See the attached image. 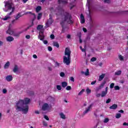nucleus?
Here are the masks:
<instances>
[{"mask_svg":"<svg viewBox=\"0 0 128 128\" xmlns=\"http://www.w3.org/2000/svg\"><path fill=\"white\" fill-rule=\"evenodd\" d=\"M110 120L108 118H106L104 120V124H106V122H108V121Z\"/></svg>","mask_w":128,"mask_h":128,"instance_id":"72a5a7b5","label":"nucleus"},{"mask_svg":"<svg viewBox=\"0 0 128 128\" xmlns=\"http://www.w3.org/2000/svg\"><path fill=\"white\" fill-rule=\"evenodd\" d=\"M42 13H40L38 14V20H40V18H42Z\"/></svg>","mask_w":128,"mask_h":128,"instance_id":"473e14b6","label":"nucleus"},{"mask_svg":"<svg viewBox=\"0 0 128 128\" xmlns=\"http://www.w3.org/2000/svg\"><path fill=\"white\" fill-rule=\"evenodd\" d=\"M34 58H38V56H36V54L33 55Z\"/></svg>","mask_w":128,"mask_h":128,"instance_id":"052dcab7","label":"nucleus"},{"mask_svg":"<svg viewBox=\"0 0 128 128\" xmlns=\"http://www.w3.org/2000/svg\"><path fill=\"white\" fill-rule=\"evenodd\" d=\"M48 102H50V104H54V98L50 96L47 98Z\"/></svg>","mask_w":128,"mask_h":128,"instance_id":"1a4fd4ad","label":"nucleus"},{"mask_svg":"<svg viewBox=\"0 0 128 128\" xmlns=\"http://www.w3.org/2000/svg\"><path fill=\"white\" fill-rule=\"evenodd\" d=\"M122 116V114L120 113L116 114V118H120Z\"/></svg>","mask_w":128,"mask_h":128,"instance_id":"c756f323","label":"nucleus"},{"mask_svg":"<svg viewBox=\"0 0 128 128\" xmlns=\"http://www.w3.org/2000/svg\"><path fill=\"white\" fill-rule=\"evenodd\" d=\"M11 28H12V24H10L9 25L8 30L6 31V34H8L12 35L14 36H20V34H22V32H20L18 33L14 34V31L12 30V29H10Z\"/></svg>","mask_w":128,"mask_h":128,"instance_id":"20e7f679","label":"nucleus"},{"mask_svg":"<svg viewBox=\"0 0 128 128\" xmlns=\"http://www.w3.org/2000/svg\"><path fill=\"white\" fill-rule=\"evenodd\" d=\"M6 79L7 82H12V76L10 75L8 76H6Z\"/></svg>","mask_w":128,"mask_h":128,"instance_id":"ddd939ff","label":"nucleus"},{"mask_svg":"<svg viewBox=\"0 0 128 128\" xmlns=\"http://www.w3.org/2000/svg\"><path fill=\"white\" fill-rule=\"evenodd\" d=\"M72 3H71L70 4V10L74 8V6H75L76 4H74V2H76V0H72Z\"/></svg>","mask_w":128,"mask_h":128,"instance_id":"bb28decb","label":"nucleus"},{"mask_svg":"<svg viewBox=\"0 0 128 128\" xmlns=\"http://www.w3.org/2000/svg\"><path fill=\"white\" fill-rule=\"evenodd\" d=\"M111 100H110V98H108L106 101V104H110V102Z\"/></svg>","mask_w":128,"mask_h":128,"instance_id":"c03bdc74","label":"nucleus"},{"mask_svg":"<svg viewBox=\"0 0 128 128\" xmlns=\"http://www.w3.org/2000/svg\"><path fill=\"white\" fill-rule=\"evenodd\" d=\"M18 70V66L15 65L13 69V72H17Z\"/></svg>","mask_w":128,"mask_h":128,"instance_id":"393cba45","label":"nucleus"},{"mask_svg":"<svg viewBox=\"0 0 128 128\" xmlns=\"http://www.w3.org/2000/svg\"><path fill=\"white\" fill-rule=\"evenodd\" d=\"M66 90H72V87L70 86H67Z\"/></svg>","mask_w":128,"mask_h":128,"instance_id":"ea45409f","label":"nucleus"},{"mask_svg":"<svg viewBox=\"0 0 128 128\" xmlns=\"http://www.w3.org/2000/svg\"><path fill=\"white\" fill-rule=\"evenodd\" d=\"M92 104H90L84 111V114H86L88 112L90 111V110H92Z\"/></svg>","mask_w":128,"mask_h":128,"instance_id":"9d476101","label":"nucleus"},{"mask_svg":"<svg viewBox=\"0 0 128 128\" xmlns=\"http://www.w3.org/2000/svg\"><path fill=\"white\" fill-rule=\"evenodd\" d=\"M91 62H96V58H92L90 60Z\"/></svg>","mask_w":128,"mask_h":128,"instance_id":"37998d69","label":"nucleus"},{"mask_svg":"<svg viewBox=\"0 0 128 128\" xmlns=\"http://www.w3.org/2000/svg\"><path fill=\"white\" fill-rule=\"evenodd\" d=\"M81 74H84L86 76H90V70L87 68L85 72L84 71L81 72Z\"/></svg>","mask_w":128,"mask_h":128,"instance_id":"f8f14e48","label":"nucleus"},{"mask_svg":"<svg viewBox=\"0 0 128 128\" xmlns=\"http://www.w3.org/2000/svg\"><path fill=\"white\" fill-rule=\"evenodd\" d=\"M42 28L44 26L42 25H38L37 26L38 30H40V36H39L40 38V40H42V38H44V30H42Z\"/></svg>","mask_w":128,"mask_h":128,"instance_id":"39448f33","label":"nucleus"},{"mask_svg":"<svg viewBox=\"0 0 128 128\" xmlns=\"http://www.w3.org/2000/svg\"><path fill=\"white\" fill-rule=\"evenodd\" d=\"M118 57L120 60H124V57L122 55H119Z\"/></svg>","mask_w":128,"mask_h":128,"instance_id":"58836bf2","label":"nucleus"},{"mask_svg":"<svg viewBox=\"0 0 128 128\" xmlns=\"http://www.w3.org/2000/svg\"><path fill=\"white\" fill-rule=\"evenodd\" d=\"M110 2V0H104V2H106V4H109Z\"/></svg>","mask_w":128,"mask_h":128,"instance_id":"6e6d98bb","label":"nucleus"},{"mask_svg":"<svg viewBox=\"0 0 128 128\" xmlns=\"http://www.w3.org/2000/svg\"><path fill=\"white\" fill-rule=\"evenodd\" d=\"M56 88H57V90H62V86H60V85H58L56 86Z\"/></svg>","mask_w":128,"mask_h":128,"instance_id":"4c0bfd02","label":"nucleus"},{"mask_svg":"<svg viewBox=\"0 0 128 128\" xmlns=\"http://www.w3.org/2000/svg\"><path fill=\"white\" fill-rule=\"evenodd\" d=\"M50 38H52V40H54V34H51L50 36Z\"/></svg>","mask_w":128,"mask_h":128,"instance_id":"864d4df0","label":"nucleus"},{"mask_svg":"<svg viewBox=\"0 0 128 128\" xmlns=\"http://www.w3.org/2000/svg\"><path fill=\"white\" fill-rule=\"evenodd\" d=\"M60 64L58 62H55V66H60Z\"/></svg>","mask_w":128,"mask_h":128,"instance_id":"8fccbe9b","label":"nucleus"},{"mask_svg":"<svg viewBox=\"0 0 128 128\" xmlns=\"http://www.w3.org/2000/svg\"><path fill=\"white\" fill-rule=\"evenodd\" d=\"M72 52L68 48H66L64 52V56L63 58V62L66 64V66L70 65V54Z\"/></svg>","mask_w":128,"mask_h":128,"instance_id":"7ed1b4c3","label":"nucleus"},{"mask_svg":"<svg viewBox=\"0 0 128 128\" xmlns=\"http://www.w3.org/2000/svg\"><path fill=\"white\" fill-rule=\"evenodd\" d=\"M118 112H121L122 114H123L124 111L121 110H119Z\"/></svg>","mask_w":128,"mask_h":128,"instance_id":"774afa93","label":"nucleus"},{"mask_svg":"<svg viewBox=\"0 0 128 128\" xmlns=\"http://www.w3.org/2000/svg\"><path fill=\"white\" fill-rule=\"evenodd\" d=\"M22 13H18V14L16 15L15 17V20H18L20 18H22Z\"/></svg>","mask_w":128,"mask_h":128,"instance_id":"aec40b11","label":"nucleus"},{"mask_svg":"<svg viewBox=\"0 0 128 128\" xmlns=\"http://www.w3.org/2000/svg\"><path fill=\"white\" fill-rule=\"evenodd\" d=\"M82 30H83V32H87L86 28H84Z\"/></svg>","mask_w":128,"mask_h":128,"instance_id":"13d9d810","label":"nucleus"},{"mask_svg":"<svg viewBox=\"0 0 128 128\" xmlns=\"http://www.w3.org/2000/svg\"><path fill=\"white\" fill-rule=\"evenodd\" d=\"M80 50H81L82 52H86V50L82 49V46H80Z\"/></svg>","mask_w":128,"mask_h":128,"instance_id":"4d7b16f0","label":"nucleus"},{"mask_svg":"<svg viewBox=\"0 0 128 128\" xmlns=\"http://www.w3.org/2000/svg\"><path fill=\"white\" fill-rule=\"evenodd\" d=\"M96 96L97 98H100V96H102V94H98L96 95Z\"/></svg>","mask_w":128,"mask_h":128,"instance_id":"603ef678","label":"nucleus"},{"mask_svg":"<svg viewBox=\"0 0 128 128\" xmlns=\"http://www.w3.org/2000/svg\"><path fill=\"white\" fill-rule=\"evenodd\" d=\"M106 84V81H104L103 82H102L100 85L99 86L98 90H100V88H102L104 86V85Z\"/></svg>","mask_w":128,"mask_h":128,"instance_id":"5701e85b","label":"nucleus"},{"mask_svg":"<svg viewBox=\"0 0 128 128\" xmlns=\"http://www.w3.org/2000/svg\"><path fill=\"white\" fill-rule=\"evenodd\" d=\"M110 110H116L118 108V105L116 104H114L110 107Z\"/></svg>","mask_w":128,"mask_h":128,"instance_id":"a211bd4d","label":"nucleus"},{"mask_svg":"<svg viewBox=\"0 0 128 128\" xmlns=\"http://www.w3.org/2000/svg\"><path fill=\"white\" fill-rule=\"evenodd\" d=\"M64 76H66V74H64V72H61L60 73V76H61V78H64Z\"/></svg>","mask_w":128,"mask_h":128,"instance_id":"f704fd0d","label":"nucleus"},{"mask_svg":"<svg viewBox=\"0 0 128 128\" xmlns=\"http://www.w3.org/2000/svg\"><path fill=\"white\" fill-rule=\"evenodd\" d=\"M7 92H8V90H6V89H3L2 90L3 94H6Z\"/></svg>","mask_w":128,"mask_h":128,"instance_id":"09e8293b","label":"nucleus"},{"mask_svg":"<svg viewBox=\"0 0 128 128\" xmlns=\"http://www.w3.org/2000/svg\"><path fill=\"white\" fill-rule=\"evenodd\" d=\"M114 84L112 83L110 85V88H114Z\"/></svg>","mask_w":128,"mask_h":128,"instance_id":"79ce46f5","label":"nucleus"},{"mask_svg":"<svg viewBox=\"0 0 128 128\" xmlns=\"http://www.w3.org/2000/svg\"><path fill=\"white\" fill-rule=\"evenodd\" d=\"M114 88L116 90H120V86H116L114 87Z\"/></svg>","mask_w":128,"mask_h":128,"instance_id":"c9c22d12","label":"nucleus"},{"mask_svg":"<svg viewBox=\"0 0 128 128\" xmlns=\"http://www.w3.org/2000/svg\"><path fill=\"white\" fill-rule=\"evenodd\" d=\"M67 38H70V34L67 35Z\"/></svg>","mask_w":128,"mask_h":128,"instance_id":"69168bd1","label":"nucleus"},{"mask_svg":"<svg viewBox=\"0 0 128 128\" xmlns=\"http://www.w3.org/2000/svg\"><path fill=\"white\" fill-rule=\"evenodd\" d=\"M40 10H42V7L40 6H38L36 7V12H40Z\"/></svg>","mask_w":128,"mask_h":128,"instance_id":"7c9ffc66","label":"nucleus"},{"mask_svg":"<svg viewBox=\"0 0 128 128\" xmlns=\"http://www.w3.org/2000/svg\"><path fill=\"white\" fill-rule=\"evenodd\" d=\"M30 102V99L26 98L24 100L20 99L16 102V108L17 112H22L26 114L28 112V104Z\"/></svg>","mask_w":128,"mask_h":128,"instance_id":"f257e3e1","label":"nucleus"},{"mask_svg":"<svg viewBox=\"0 0 128 128\" xmlns=\"http://www.w3.org/2000/svg\"><path fill=\"white\" fill-rule=\"evenodd\" d=\"M86 92L88 94H90V92H92V90L88 88L86 90Z\"/></svg>","mask_w":128,"mask_h":128,"instance_id":"e433bc0d","label":"nucleus"},{"mask_svg":"<svg viewBox=\"0 0 128 128\" xmlns=\"http://www.w3.org/2000/svg\"><path fill=\"white\" fill-rule=\"evenodd\" d=\"M44 44H48V41H47L46 40H44Z\"/></svg>","mask_w":128,"mask_h":128,"instance_id":"bf43d9fd","label":"nucleus"},{"mask_svg":"<svg viewBox=\"0 0 128 128\" xmlns=\"http://www.w3.org/2000/svg\"><path fill=\"white\" fill-rule=\"evenodd\" d=\"M35 114H40V112L38 110H36V111H35Z\"/></svg>","mask_w":128,"mask_h":128,"instance_id":"0e129e2a","label":"nucleus"},{"mask_svg":"<svg viewBox=\"0 0 128 128\" xmlns=\"http://www.w3.org/2000/svg\"><path fill=\"white\" fill-rule=\"evenodd\" d=\"M44 118H46V120H50V118H49L47 116H46V115L44 116Z\"/></svg>","mask_w":128,"mask_h":128,"instance_id":"a18cd8bd","label":"nucleus"},{"mask_svg":"<svg viewBox=\"0 0 128 128\" xmlns=\"http://www.w3.org/2000/svg\"><path fill=\"white\" fill-rule=\"evenodd\" d=\"M58 4H66L68 2H66V0H58Z\"/></svg>","mask_w":128,"mask_h":128,"instance_id":"412c9836","label":"nucleus"},{"mask_svg":"<svg viewBox=\"0 0 128 128\" xmlns=\"http://www.w3.org/2000/svg\"><path fill=\"white\" fill-rule=\"evenodd\" d=\"M54 46H56V48H60V44H58V42H54Z\"/></svg>","mask_w":128,"mask_h":128,"instance_id":"c85d7f7f","label":"nucleus"},{"mask_svg":"<svg viewBox=\"0 0 128 128\" xmlns=\"http://www.w3.org/2000/svg\"><path fill=\"white\" fill-rule=\"evenodd\" d=\"M32 14V12H26L24 14Z\"/></svg>","mask_w":128,"mask_h":128,"instance_id":"680f3d73","label":"nucleus"},{"mask_svg":"<svg viewBox=\"0 0 128 128\" xmlns=\"http://www.w3.org/2000/svg\"><path fill=\"white\" fill-rule=\"evenodd\" d=\"M48 50H49V52H52V48L51 46H48Z\"/></svg>","mask_w":128,"mask_h":128,"instance_id":"de8ad7c7","label":"nucleus"},{"mask_svg":"<svg viewBox=\"0 0 128 128\" xmlns=\"http://www.w3.org/2000/svg\"><path fill=\"white\" fill-rule=\"evenodd\" d=\"M105 76H106V74H102L100 76H99L98 81L102 82V80H104V78Z\"/></svg>","mask_w":128,"mask_h":128,"instance_id":"f3484780","label":"nucleus"},{"mask_svg":"<svg viewBox=\"0 0 128 128\" xmlns=\"http://www.w3.org/2000/svg\"><path fill=\"white\" fill-rule=\"evenodd\" d=\"M52 22H53L52 18V17H50L48 20L47 21V22L46 24V26H45L46 28H48V26H50V25L52 24Z\"/></svg>","mask_w":128,"mask_h":128,"instance_id":"6e6552de","label":"nucleus"},{"mask_svg":"<svg viewBox=\"0 0 128 128\" xmlns=\"http://www.w3.org/2000/svg\"><path fill=\"white\" fill-rule=\"evenodd\" d=\"M120 74H122V70L116 71L114 73L115 76H120Z\"/></svg>","mask_w":128,"mask_h":128,"instance_id":"cd10ccee","label":"nucleus"},{"mask_svg":"<svg viewBox=\"0 0 128 128\" xmlns=\"http://www.w3.org/2000/svg\"><path fill=\"white\" fill-rule=\"evenodd\" d=\"M60 116L61 118H62L63 120H66V115L64 114L62 112L60 113Z\"/></svg>","mask_w":128,"mask_h":128,"instance_id":"a878e982","label":"nucleus"},{"mask_svg":"<svg viewBox=\"0 0 128 128\" xmlns=\"http://www.w3.org/2000/svg\"><path fill=\"white\" fill-rule=\"evenodd\" d=\"M10 62H7L4 66V68H5V70H6L8 68H10Z\"/></svg>","mask_w":128,"mask_h":128,"instance_id":"2eb2a0df","label":"nucleus"},{"mask_svg":"<svg viewBox=\"0 0 128 128\" xmlns=\"http://www.w3.org/2000/svg\"><path fill=\"white\" fill-rule=\"evenodd\" d=\"M14 12V8H12V11L10 12L7 16H5L4 18H2L3 20H10V16L12 15V14Z\"/></svg>","mask_w":128,"mask_h":128,"instance_id":"0eeeda50","label":"nucleus"},{"mask_svg":"<svg viewBox=\"0 0 128 128\" xmlns=\"http://www.w3.org/2000/svg\"><path fill=\"white\" fill-rule=\"evenodd\" d=\"M80 22L81 24H84V22H86L84 20V16L82 14H81L80 16Z\"/></svg>","mask_w":128,"mask_h":128,"instance_id":"4468645a","label":"nucleus"},{"mask_svg":"<svg viewBox=\"0 0 128 128\" xmlns=\"http://www.w3.org/2000/svg\"><path fill=\"white\" fill-rule=\"evenodd\" d=\"M106 94H108V92H106V91H102L101 94V97L104 98V96H106Z\"/></svg>","mask_w":128,"mask_h":128,"instance_id":"4be33fe9","label":"nucleus"},{"mask_svg":"<svg viewBox=\"0 0 128 128\" xmlns=\"http://www.w3.org/2000/svg\"><path fill=\"white\" fill-rule=\"evenodd\" d=\"M62 88H66V86H68V82H62Z\"/></svg>","mask_w":128,"mask_h":128,"instance_id":"b1692460","label":"nucleus"},{"mask_svg":"<svg viewBox=\"0 0 128 128\" xmlns=\"http://www.w3.org/2000/svg\"><path fill=\"white\" fill-rule=\"evenodd\" d=\"M26 38L27 40H30V35H26Z\"/></svg>","mask_w":128,"mask_h":128,"instance_id":"49530a36","label":"nucleus"},{"mask_svg":"<svg viewBox=\"0 0 128 128\" xmlns=\"http://www.w3.org/2000/svg\"><path fill=\"white\" fill-rule=\"evenodd\" d=\"M123 126H128V123L124 122V123L123 124Z\"/></svg>","mask_w":128,"mask_h":128,"instance_id":"e2e57ef3","label":"nucleus"},{"mask_svg":"<svg viewBox=\"0 0 128 128\" xmlns=\"http://www.w3.org/2000/svg\"><path fill=\"white\" fill-rule=\"evenodd\" d=\"M42 124H43V126H48V123H46V122L43 121Z\"/></svg>","mask_w":128,"mask_h":128,"instance_id":"a19ab883","label":"nucleus"},{"mask_svg":"<svg viewBox=\"0 0 128 128\" xmlns=\"http://www.w3.org/2000/svg\"><path fill=\"white\" fill-rule=\"evenodd\" d=\"M6 40L7 42H12V40H14V37L9 36L6 38Z\"/></svg>","mask_w":128,"mask_h":128,"instance_id":"dca6fc26","label":"nucleus"},{"mask_svg":"<svg viewBox=\"0 0 128 128\" xmlns=\"http://www.w3.org/2000/svg\"><path fill=\"white\" fill-rule=\"evenodd\" d=\"M86 6L88 7L89 14H90V0H87V4H86Z\"/></svg>","mask_w":128,"mask_h":128,"instance_id":"6ab92c4d","label":"nucleus"},{"mask_svg":"<svg viewBox=\"0 0 128 128\" xmlns=\"http://www.w3.org/2000/svg\"><path fill=\"white\" fill-rule=\"evenodd\" d=\"M70 80H71V82H74V77H70Z\"/></svg>","mask_w":128,"mask_h":128,"instance_id":"3c124183","label":"nucleus"},{"mask_svg":"<svg viewBox=\"0 0 128 128\" xmlns=\"http://www.w3.org/2000/svg\"><path fill=\"white\" fill-rule=\"evenodd\" d=\"M56 14L57 16H62V14H64V20L63 22H60L61 26H62V32H64V30H66V28L64 27V22H67L68 24H72V16L70 15V14L67 12H64L62 8H59L56 10Z\"/></svg>","mask_w":128,"mask_h":128,"instance_id":"f03ea898","label":"nucleus"},{"mask_svg":"<svg viewBox=\"0 0 128 128\" xmlns=\"http://www.w3.org/2000/svg\"><path fill=\"white\" fill-rule=\"evenodd\" d=\"M84 92V89H82L78 94V96H82Z\"/></svg>","mask_w":128,"mask_h":128,"instance_id":"2f4dec72","label":"nucleus"},{"mask_svg":"<svg viewBox=\"0 0 128 128\" xmlns=\"http://www.w3.org/2000/svg\"><path fill=\"white\" fill-rule=\"evenodd\" d=\"M52 108V105H49L48 103H44L42 106V110L50 112Z\"/></svg>","mask_w":128,"mask_h":128,"instance_id":"423d86ee","label":"nucleus"},{"mask_svg":"<svg viewBox=\"0 0 128 128\" xmlns=\"http://www.w3.org/2000/svg\"><path fill=\"white\" fill-rule=\"evenodd\" d=\"M96 80H95V81H94V82H91V84H92V86H94V84H96Z\"/></svg>","mask_w":128,"mask_h":128,"instance_id":"5fc2aeb1","label":"nucleus"},{"mask_svg":"<svg viewBox=\"0 0 128 128\" xmlns=\"http://www.w3.org/2000/svg\"><path fill=\"white\" fill-rule=\"evenodd\" d=\"M6 6L7 8H8V10H12V4L7 2L5 4V7L6 8Z\"/></svg>","mask_w":128,"mask_h":128,"instance_id":"9b49d317","label":"nucleus"},{"mask_svg":"<svg viewBox=\"0 0 128 128\" xmlns=\"http://www.w3.org/2000/svg\"><path fill=\"white\" fill-rule=\"evenodd\" d=\"M16 19L12 20V24H14V22H16Z\"/></svg>","mask_w":128,"mask_h":128,"instance_id":"338daca9","label":"nucleus"}]
</instances>
